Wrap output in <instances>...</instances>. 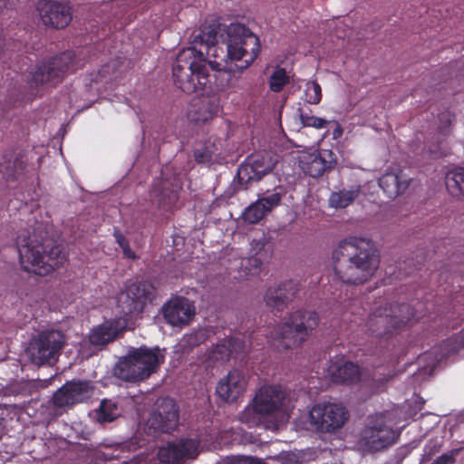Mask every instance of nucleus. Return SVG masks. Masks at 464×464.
Masks as SVG:
<instances>
[{"mask_svg": "<svg viewBox=\"0 0 464 464\" xmlns=\"http://www.w3.org/2000/svg\"><path fill=\"white\" fill-rule=\"evenodd\" d=\"M259 53L257 36L241 24H231L222 34L221 44L216 34L203 33L195 38L192 47L181 50L172 67L173 77L184 92H201L211 82L207 63L213 71L241 72Z\"/></svg>", "mask_w": 464, "mask_h": 464, "instance_id": "obj_1", "label": "nucleus"}, {"mask_svg": "<svg viewBox=\"0 0 464 464\" xmlns=\"http://www.w3.org/2000/svg\"><path fill=\"white\" fill-rule=\"evenodd\" d=\"M335 276L346 284H362L369 280L379 266L372 242L365 237H350L333 254Z\"/></svg>", "mask_w": 464, "mask_h": 464, "instance_id": "obj_2", "label": "nucleus"}, {"mask_svg": "<svg viewBox=\"0 0 464 464\" xmlns=\"http://www.w3.org/2000/svg\"><path fill=\"white\" fill-rule=\"evenodd\" d=\"M16 246L20 265L29 273L46 276L66 260L60 246H52L47 240H40L35 234L22 233L17 237Z\"/></svg>", "mask_w": 464, "mask_h": 464, "instance_id": "obj_3", "label": "nucleus"}, {"mask_svg": "<svg viewBox=\"0 0 464 464\" xmlns=\"http://www.w3.org/2000/svg\"><path fill=\"white\" fill-rule=\"evenodd\" d=\"M319 314L314 311L297 310L285 318L271 333L273 345L278 350L301 346L318 326Z\"/></svg>", "mask_w": 464, "mask_h": 464, "instance_id": "obj_4", "label": "nucleus"}, {"mask_svg": "<svg viewBox=\"0 0 464 464\" xmlns=\"http://www.w3.org/2000/svg\"><path fill=\"white\" fill-rule=\"evenodd\" d=\"M165 352L159 347L131 348L114 368L115 375L126 382L149 378L164 362Z\"/></svg>", "mask_w": 464, "mask_h": 464, "instance_id": "obj_5", "label": "nucleus"}, {"mask_svg": "<svg viewBox=\"0 0 464 464\" xmlns=\"http://www.w3.org/2000/svg\"><path fill=\"white\" fill-rule=\"evenodd\" d=\"M396 424L392 412L370 415L357 440V449L368 454L391 447L399 438V432L394 429Z\"/></svg>", "mask_w": 464, "mask_h": 464, "instance_id": "obj_6", "label": "nucleus"}, {"mask_svg": "<svg viewBox=\"0 0 464 464\" xmlns=\"http://www.w3.org/2000/svg\"><path fill=\"white\" fill-rule=\"evenodd\" d=\"M253 400L259 411L271 421V424H266L268 430H276L285 423L293 408L288 392L281 385L265 384L261 386Z\"/></svg>", "mask_w": 464, "mask_h": 464, "instance_id": "obj_7", "label": "nucleus"}, {"mask_svg": "<svg viewBox=\"0 0 464 464\" xmlns=\"http://www.w3.org/2000/svg\"><path fill=\"white\" fill-rule=\"evenodd\" d=\"M417 320L409 304H391L377 308L368 320L369 329L376 335L396 334Z\"/></svg>", "mask_w": 464, "mask_h": 464, "instance_id": "obj_8", "label": "nucleus"}, {"mask_svg": "<svg viewBox=\"0 0 464 464\" xmlns=\"http://www.w3.org/2000/svg\"><path fill=\"white\" fill-rule=\"evenodd\" d=\"M348 419L347 409L341 403L331 401L316 403L312 407L308 415L311 428L324 433H334L339 430Z\"/></svg>", "mask_w": 464, "mask_h": 464, "instance_id": "obj_9", "label": "nucleus"}, {"mask_svg": "<svg viewBox=\"0 0 464 464\" xmlns=\"http://www.w3.org/2000/svg\"><path fill=\"white\" fill-rule=\"evenodd\" d=\"M64 334L55 329L41 331L30 343L27 354L35 365L51 363L57 360L65 343Z\"/></svg>", "mask_w": 464, "mask_h": 464, "instance_id": "obj_10", "label": "nucleus"}, {"mask_svg": "<svg viewBox=\"0 0 464 464\" xmlns=\"http://www.w3.org/2000/svg\"><path fill=\"white\" fill-rule=\"evenodd\" d=\"M78 62L72 52H66L54 57L47 63L36 66L30 72V84L34 87L44 83L54 84L58 82L64 74L73 72L78 68Z\"/></svg>", "mask_w": 464, "mask_h": 464, "instance_id": "obj_11", "label": "nucleus"}, {"mask_svg": "<svg viewBox=\"0 0 464 464\" xmlns=\"http://www.w3.org/2000/svg\"><path fill=\"white\" fill-rule=\"evenodd\" d=\"M152 287L146 282L131 283L126 285L117 296V304L124 315L140 314L151 301Z\"/></svg>", "mask_w": 464, "mask_h": 464, "instance_id": "obj_12", "label": "nucleus"}, {"mask_svg": "<svg viewBox=\"0 0 464 464\" xmlns=\"http://www.w3.org/2000/svg\"><path fill=\"white\" fill-rule=\"evenodd\" d=\"M199 451V442L197 439L183 438L160 447L157 458L163 464H182L196 459Z\"/></svg>", "mask_w": 464, "mask_h": 464, "instance_id": "obj_13", "label": "nucleus"}, {"mask_svg": "<svg viewBox=\"0 0 464 464\" xmlns=\"http://www.w3.org/2000/svg\"><path fill=\"white\" fill-rule=\"evenodd\" d=\"M298 164L304 173L317 178L333 169L336 163L334 153L330 150L307 149L298 153Z\"/></svg>", "mask_w": 464, "mask_h": 464, "instance_id": "obj_14", "label": "nucleus"}, {"mask_svg": "<svg viewBox=\"0 0 464 464\" xmlns=\"http://www.w3.org/2000/svg\"><path fill=\"white\" fill-rule=\"evenodd\" d=\"M276 159L268 152L249 156L238 168L237 177L240 183L259 180L275 167Z\"/></svg>", "mask_w": 464, "mask_h": 464, "instance_id": "obj_15", "label": "nucleus"}, {"mask_svg": "<svg viewBox=\"0 0 464 464\" xmlns=\"http://www.w3.org/2000/svg\"><path fill=\"white\" fill-rule=\"evenodd\" d=\"M93 394V386L88 381L66 382L53 395V401L57 407H69L83 402Z\"/></svg>", "mask_w": 464, "mask_h": 464, "instance_id": "obj_16", "label": "nucleus"}, {"mask_svg": "<svg viewBox=\"0 0 464 464\" xmlns=\"http://www.w3.org/2000/svg\"><path fill=\"white\" fill-rule=\"evenodd\" d=\"M179 422V411L175 401L171 399H164L159 404L148 420L146 426L150 432L156 431L169 432L175 429Z\"/></svg>", "mask_w": 464, "mask_h": 464, "instance_id": "obj_17", "label": "nucleus"}, {"mask_svg": "<svg viewBox=\"0 0 464 464\" xmlns=\"http://www.w3.org/2000/svg\"><path fill=\"white\" fill-rule=\"evenodd\" d=\"M37 10L42 22L48 26L63 28L72 20L69 5L53 0L39 2Z\"/></svg>", "mask_w": 464, "mask_h": 464, "instance_id": "obj_18", "label": "nucleus"}, {"mask_svg": "<svg viewBox=\"0 0 464 464\" xmlns=\"http://www.w3.org/2000/svg\"><path fill=\"white\" fill-rule=\"evenodd\" d=\"M246 386V376L239 370H232L219 380L216 393L222 401L234 402L244 394Z\"/></svg>", "mask_w": 464, "mask_h": 464, "instance_id": "obj_19", "label": "nucleus"}, {"mask_svg": "<svg viewBox=\"0 0 464 464\" xmlns=\"http://www.w3.org/2000/svg\"><path fill=\"white\" fill-rule=\"evenodd\" d=\"M283 188H276L260 197L243 212V218L249 224L262 220L270 211L277 207L282 199Z\"/></svg>", "mask_w": 464, "mask_h": 464, "instance_id": "obj_20", "label": "nucleus"}, {"mask_svg": "<svg viewBox=\"0 0 464 464\" xmlns=\"http://www.w3.org/2000/svg\"><path fill=\"white\" fill-rule=\"evenodd\" d=\"M162 313L169 324L181 327L192 320L195 314V306L187 298L176 297L164 304Z\"/></svg>", "mask_w": 464, "mask_h": 464, "instance_id": "obj_21", "label": "nucleus"}, {"mask_svg": "<svg viewBox=\"0 0 464 464\" xmlns=\"http://www.w3.org/2000/svg\"><path fill=\"white\" fill-rule=\"evenodd\" d=\"M295 293V285L293 282H285L279 285L269 287L265 293L264 301L267 307L282 311L293 300Z\"/></svg>", "mask_w": 464, "mask_h": 464, "instance_id": "obj_22", "label": "nucleus"}, {"mask_svg": "<svg viewBox=\"0 0 464 464\" xmlns=\"http://www.w3.org/2000/svg\"><path fill=\"white\" fill-rule=\"evenodd\" d=\"M127 327V319L119 317L107 320L93 328L89 335L90 342L95 345H103L114 340L120 332Z\"/></svg>", "mask_w": 464, "mask_h": 464, "instance_id": "obj_23", "label": "nucleus"}, {"mask_svg": "<svg viewBox=\"0 0 464 464\" xmlns=\"http://www.w3.org/2000/svg\"><path fill=\"white\" fill-rule=\"evenodd\" d=\"M325 376L334 382L353 383L360 379V371L352 362H335L330 363Z\"/></svg>", "mask_w": 464, "mask_h": 464, "instance_id": "obj_24", "label": "nucleus"}, {"mask_svg": "<svg viewBox=\"0 0 464 464\" xmlns=\"http://www.w3.org/2000/svg\"><path fill=\"white\" fill-rule=\"evenodd\" d=\"M410 184V179L401 172L386 173L379 179V185L390 198H395L404 192Z\"/></svg>", "mask_w": 464, "mask_h": 464, "instance_id": "obj_25", "label": "nucleus"}, {"mask_svg": "<svg viewBox=\"0 0 464 464\" xmlns=\"http://www.w3.org/2000/svg\"><path fill=\"white\" fill-rule=\"evenodd\" d=\"M194 103L188 111V117L194 121H207L218 112V105L215 99L202 97L194 99Z\"/></svg>", "mask_w": 464, "mask_h": 464, "instance_id": "obj_26", "label": "nucleus"}, {"mask_svg": "<svg viewBox=\"0 0 464 464\" xmlns=\"http://www.w3.org/2000/svg\"><path fill=\"white\" fill-rule=\"evenodd\" d=\"M360 194V188L353 186L331 193L328 202L333 208H344L351 205Z\"/></svg>", "mask_w": 464, "mask_h": 464, "instance_id": "obj_27", "label": "nucleus"}, {"mask_svg": "<svg viewBox=\"0 0 464 464\" xmlns=\"http://www.w3.org/2000/svg\"><path fill=\"white\" fill-rule=\"evenodd\" d=\"M238 419L248 427L264 425L266 429V424H271L267 417L256 406L254 400L239 413Z\"/></svg>", "mask_w": 464, "mask_h": 464, "instance_id": "obj_28", "label": "nucleus"}, {"mask_svg": "<svg viewBox=\"0 0 464 464\" xmlns=\"http://www.w3.org/2000/svg\"><path fill=\"white\" fill-rule=\"evenodd\" d=\"M239 343L232 339L223 340L208 353V360L210 362H223L227 360L234 353H237Z\"/></svg>", "mask_w": 464, "mask_h": 464, "instance_id": "obj_29", "label": "nucleus"}, {"mask_svg": "<svg viewBox=\"0 0 464 464\" xmlns=\"http://www.w3.org/2000/svg\"><path fill=\"white\" fill-rule=\"evenodd\" d=\"M446 188L449 193L458 198H464V169L450 170L445 177Z\"/></svg>", "mask_w": 464, "mask_h": 464, "instance_id": "obj_30", "label": "nucleus"}, {"mask_svg": "<svg viewBox=\"0 0 464 464\" xmlns=\"http://www.w3.org/2000/svg\"><path fill=\"white\" fill-rule=\"evenodd\" d=\"M24 162L22 160L14 158L11 154H5L3 161L0 163V172L7 179H16L22 174Z\"/></svg>", "mask_w": 464, "mask_h": 464, "instance_id": "obj_31", "label": "nucleus"}, {"mask_svg": "<svg viewBox=\"0 0 464 464\" xmlns=\"http://www.w3.org/2000/svg\"><path fill=\"white\" fill-rule=\"evenodd\" d=\"M179 188V179L174 178L173 180H170L165 177L160 186L154 188L153 193L157 196H161L163 200L168 199L169 202H171L176 198V194Z\"/></svg>", "mask_w": 464, "mask_h": 464, "instance_id": "obj_32", "label": "nucleus"}, {"mask_svg": "<svg viewBox=\"0 0 464 464\" xmlns=\"http://www.w3.org/2000/svg\"><path fill=\"white\" fill-rule=\"evenodd\" d=\"M120 415L116 404L109 400H103L96 411L97 420L101 423L111 422Z\"/></svg>", "mask_w": 464, "mask_h": 464, "instance_id": "obj_33", "label": "nucleus"}, {"mask_svg": "<svg viewBox=\"0 0 464 464\" xmlns=\"http://www.w3.org/2000/svg\"><path fill=\"white\" fill-rule=\"evenodd\" d=\"M207 338V333L205 330L200 329L195 332H192L188 334H185L182 339L179 341L178 347L186 352L201 343H203Z\"/></svg>", "mask_w": 464, "mask_h": 464, "instance_id": "obj_34", "label": "nucleus"}, {"mask_svg": "<svg viewBox=\"0 0 464 464\" xmlns=\"http://www.w3.org/2000/svg\"><path fill=\"white\" fill-rule=\"evenodd\" d=\"M289 82V77L285 69L276 67L272 72L269 80L270 90L278 92Z\"/></svg>", "mask_w": 464, "mask_h": 464, "instance_id": "obj_35", "label": "nucleus"}, {"mask_svg": "<svg viewBox=\"0 0 464 464\" xmlns=\"http://www.w3.org/2000/svg\"><path fill=\"white\" fill-rule=\"evenodd\" d=\"M441 357L442 356H439L435 354V353L433 352L425 353L419 356V365H421L422 363L424 364V366L420 371V373L430 375L434 368L436 367L437 363L440 361Z\"/></svg>", "mask_w": 464, "mask_h": 464, "instance_id": "obj_36", "label": "nucleus"}, {"mask_svg": "<svg viewBox=\"0 0 464 464\" xmlns=\"http://www.w3.org/2000/svg\"><path fill=\"white\" fill-rule=\"evenodd\" d=\"M304 99L310 104H318L322 99V90L319 83L311 81L306 82Z\"/></svg>", "mask_w": 464, "mask_h": 464, "instance_id": "obj_37", "label": "nucleus"}, {"mask_svg": "<svg viewBox=\"0 0 464 464\" xmlns=\"http://www.w3.org/2000/svg\"><path fill=\"white\" fill-rule=\"evenodd\" d=\"M218 148L215 144L206 146L202 149H197L195 150V159L200 163H208L214 160Z\"/></svg>", "mask_w": 464, "mask_h": 464, "instance_id": "obj_38", "label": "nucleus"}, {"mask_svg": "<svg viewBox=\"0 0 464 464\" xmlns=\"http://www.w3.org/2000/svg\"><path fill=\"white\" fill-rule=\"evenodd\" d=\"M300 120L304 126L313 127L318 130L326 128L332 121H328L323 118L315 117L307 113L301 112Z\"/></svg>", "mask_w": 464, "mask_h": 464, "instance_id": "obj_39", "label": "nucleus"}, {"mask_svg": "<svg viewBox=\"0 0 464 464\" xmlns=\"http://www.w3.org/2000/svg\"><path fill=\"white\" fill-rule=\"evenodd\" d=\"M154 457L149 456H138L137 458L131 459L130 461L125 464H154Z\"/></svg>", "mask_w": 464, "mask_h": 464, "instance_id": "obj_40", "label": "nucleus"}, {"mask_svg": "<svg viewBox=\"0 0 464 464\" xmlns=\"http://www.w3.org/2000/svg\"><path fill=\"white\" fill-rule=\"evenodd\" d=\"M455 459L452 454H443L437 458L430 464H454Z\"/></svg>", "mask_w": 464, "mask_h": 464, "instance_id": "obj_41", "label": "nucleus"}, {"mask_svg": "<svg viewBox=\"0 0 464 464\" xmlns=\"http://www.w3.org/2000/svg\"><path fill=\"white\" fill-rule=\"evenodd\" d=\"M266 245V240L265 238H260L258 240H256L254 239L252 242H251V247H252V250L257 254L259 253V251H261L263 249V247L265 246Z\"/></svg>", "mask_w": 464, "mask_h": 464, "instance_id": "obj_42", "label": "nucleus"}, {"mask_svg": "<svg viewBox=\"0 0 464 464\" xmlns=\"http://www.w3.org/2000/svg\"><path fill=\"white\" fill-rule=\"evenodd\" d=\"M333 122L334 123V129L333 133H332L333 139L334 140H338V139H340L342 137L343 130L342 126L338 122H336V121H333Z\"/></svg>", "mask_w": 464, "mask_h": 464, "instance_id": "obj_43", "label": "nucleus"}, {"mask_svg": "<svg viewBox=\"0 0 464 464\" xmlns=\"http://www.w3.org/2000/svg\"><path fill=\"white\" fill-rule=\"evenodd\" d=\"M231 433H232L231 431L222 432L221 437H220V441L218 442L217 447H223V446L228 445L230 442L228 437L230 436Z\"/></svg>", "mask_w": 464, "mask_h": 464, "instance_id": "obj_44", "label": "nucleus"}, {"mask_svg": "<svg viewBox=\"0 0 464 464\" xmlns=\"http://www.w3.org/2000/svg\"><path fill=\"white\" fill-rule=\"evenodd\" d=\"M11 6V0H0V14H4Z\"/></svg>", "mask_w": 464, "mask_h": 464, "instance_id": "obj_45", "label": "nucleus"}, {"mask_svg": "<svg viewBox=\"0 0 464 464\" xmlns=\"http://www.w3.org/2000/svg\"><path fill=\"white\" fill-rule=\"evenodd\" d=\"M123 255L130 259L136 258L135 253L130 248L129 244L122 248Z\"/></svg>", "mask_w": 464, "mask_h": 464, "instance_id": "obj_46", "label": "nucleus"}, {"mask_svg": "<svg viewBox=\"0 0 464 464\" xmlns=\"http://www.w3.org/2000/svg\"><path fill=\"white\" fill-rule=\"evenodd\" d=\"M115 237H116V241L117 243L119 244V246L123 248L125 246H127L129 243H128V240L121 235L120 234H115Z\"/></svg>", "mask_w": 464, "mask_h": 464, "instance_id": "obj_47", "label": "nucleus"}, {"mask_svg": "<svg viewBox=\"0 0 464 464\" xmlns=\"http://www.w3.org/2000/svg\"><path fill=\"white\" fill-rule=\"evenodd\" d=\"M286 456H287L286 453H283V454H280L277 457L269 458V459L274 460V461H276V462H283L286 459Z\"/></svg>", "mask_w": 464, "mask_h": 464, "instance_id": "obj_48", "label": "nucleus"}, {"mask_svg": "<svg viewBox=\"0 0 464 464\" xmlns=\"http://www.w3.org/2000/svg\"><path fill=\"white\" fill-rule=\"evenodd\" d=\"M459 338L460 339L459 344L464 345V329L460 331Z\"/></svg>", "mask_w": 464, "mask_h": 464, "instance_id": "obj_49", "label": "nucleus"}, {"mask_svg": "<svg viewBox=\"0 0 464 464\" xmlns=\"http://www.w3.org/2000/svg\"><path fill=\"white\" fill-rule=\"evenodd\" d=\"M253 263H254L256 268H257L260 265V261L257 258H254Z\"/></svg>", "mask_w": 464, "mask_h": 464, "instance_id": "obj_50", "label": "nucleus"}, {"mask_svg": "<svg viewBox=\"0 0 464 464\" xmlns=\"http://www.w3.org/2000/svg\"><path fill=\"white\" fill-rule=\"evenodd\" d=\"M168 171H169V167H166V168L163 169V171H162V175L166 176Z\"/></svg>", "mask_w": 464, "mask_h": 464, "instance_id": "obj_51", "label": "nucleus"}]
</instances>
